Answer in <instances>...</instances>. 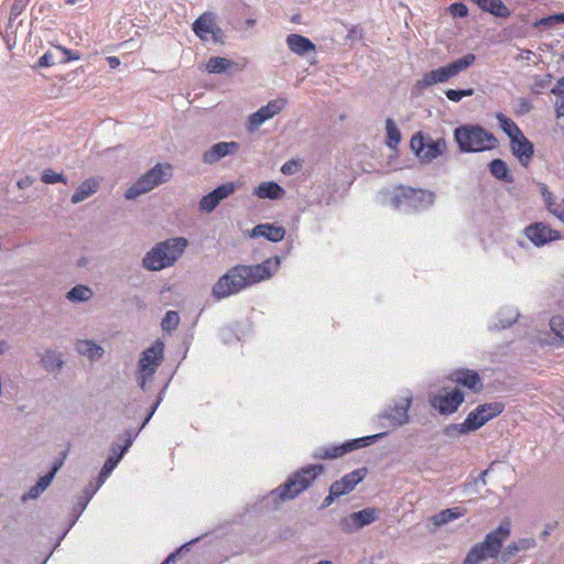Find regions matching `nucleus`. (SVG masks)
Returning a JSON list of instances; mask_svg holds the SVG:
<instances>
[{
	"label": "nucleus",
	"instance_id": "nucleus-50",
	"mask_svg": "<svg viewBox=\"0 0 564 564\" xmlns=\"http://www.w3.org/2000/svg\"><path fill=\"white\" fill-rule=\"evenodd\" d=\"M560 13H555L545 18H542L538 20L534 25L535 26H545V28H552L556 23H561Z\"/></svg>",
	"mask_w": 564,
	"mask_h": 564
},
{
	"label": "nucleus",
	"instance_id": "nucleus-37",
	"mask_svg": "<svg viewBox=\"0 0 564 564\" xmlns=\"http://www.w3.org/2000/svg\"><path fill=\"white\" fill-rule=\"evenodd\" d=\"M232 65V61L225 57L215 56L208 59L206 69L212 74H223L226 73Z\"/></svg>",
	"mask_w": 564,
	"mask_h": 564
},
{
	"label": "nucleus",
	"instance_id": "nucleus-40",
	"mask_svg": "<svg viewBox=\"0 0 564 564\" xmlns=\"http://www.w3.org/2000/svg\"><path fill=\"white\" fill-rule=\"evenodd\" d=\"M519 317V312L514 307H505L501 310L498 316V324L495 326L497 328H506L511 326Z\"/></svg>",
	"mask_w": 564,
	"mask_h": 564
},
{
	"label": "nucleus",
	"instance_id": "nucleus-57",
	"mask_svg": "<svg viewBox=\"0 0 564 564\" xmlns=\"http://www.w3.org/2000/svg\"><path fill=\"white\" fill-rule=\"evenodd\" d=\"M55 63V59H54V54L51 53V52H46L44 53L40 58H39V63H37V66L43 68V67H50L52 65H54Z\"/></svg>",
	"mask_w": 564,
	"mask_h": 564
},
{
	"label": "nucleus",
	"instance_id": "nucleus-3",
	"mask_svg": "<svg viewBox=\"0 0 564 564\" xmlns=\"http://www.w3.org/2000/svg\"><path fill=\"white\" fill-rule=\"evenodd\" d=\"M324 471V466L308 465L295 471L284 484L270 492V498L273 501H286L296 498L300 494L305 491Z\"/></svg>",
	"mask_w": 564,
	"mask_h": 564
},
{
	"label": "nucleus",
	"instance_id": "nucleus-23",
	"mask_svg": "<svg viewBox=\"0 0 564 564\" xmlns=\"http://www.w3.org/2000/svg\"><path fill=\"white\" fill-rule=\"evenodd\" d=\"M40 365L50 373H58L64 367V359L61 351L52 348H46L39 355Z\"/></svg>",
	"mask_w": 564,
	"mask_h": 564
},
{
	"label": "nucleus",
	"instance_id": "nucleus-19",
	"mask_svg": "<svg viewBox=\"0 0 564 564\" xmlns=\"http://www.w3.org/2000/svg\"><path fill=\"white\" fill-rule=\"evenodd\" d=\"M510 149L522 166L530 164L534 145L523 133L510 141Z\"/></svg>",
	"mask_w": 564,
	"mask_h": 564
},
{
	"label": "nucleus",
	"instance_id": "nucleus-63",
	"mask_svg": "<svg viewBox=\"0 0 564 564\" xmlns=\"http://www.w3.org/2000/svg\"><path fill=\"white\" fill-rule=\"evenodd\" d=\"M551 93L557 97L564 98V76L557 82V85L551 89Z\"/></svg>",
	"mask_w": 564,
	"mask_h": 564
},
{
	"label": "nucleus",
	"instance_id": "nucleus-15",
	"mask_svg": "<svg viewBox=\"0 0 564 564\" xmlns=\"http://www.w3.org/2000/svg\"><path fill=\"white\" fill-rule=\"evenodd\" d=\"M288 101L285 98H278L270 100L267 105L259 108L256 112L251 113L248 118L247 129L250 132H254L265 121L272 119L279 115L286 106Z\"/></svg>",
	"mask_w": 564,
	"mask_h": 564
},
{
	"label": "nucleus",
	"instance_id": "nucleus-13",
	"mask_svg": "<svg viewBox=\"0 0 564 564\" xmlns=\"http://www.w3.org/2000/svg\"><path fill=\"white\" fill-rule=\"evenodd\" d=\"M380 512L375 508H365L352 512L339 520V528L345 533H352L373 523L379 519Z\"/></svg>",
	"mask_w": 564,
	"mask_h": 564
},
{
	"label": "nucleus",
	"instance_id": "nucleus-51",
	"mask_svg": "<svg viewBox=\"0 0 564 564\" xmlns=\"http://www.w3.org/2000/svg\"><path fill=\"white\" fill-rule=\"evenodd\" d=\"M449 12L454 17L465 18L468 14V8L463 2H455V3L451 4Z\"/></svg>",
	"mask_w": 564,
	"mask_h": 564
},
{
	"label": "nucleus",
	"instance_id": "nucleus-47",
	"mask_svg": "<svg viewBox=\"0 0 564 564\" xmlns=\"http://www.w3.org/2000/svg\"><path fill=\"white\" fill-rule=\"evenodd\" d=\"M446 97L454 102L460 101L464 97H469L474 95V89H447L445 91Z\"/></svg>",
	"mask_w": 564,
	"mask_h": 564
},
{
	"label": "nucleus",
	"instance_id": "nucleus-26",
	"mask_svg": "<svg viewBox=\"0 0 564 564\" xmlns=\"http://www.w3.org/2000/svg\"><path fill=\"white\" fill-rule=\"evenodd\" d=\"M100 187V178L90 177L83 181L70 197L73 204H79L93 196Z\"/></svg>",
	"mask_w": 564,
	"mask_h": 564
},
{
	"label": "nucleus",
	"instance_id": "nucleus-59",
	"mask_svg": "<svg viewBox=\"0 0 564 564\" xmlns=\"http://www.w3.org/2000/svg\"><path fill=\"white\" fill-rule=\"evenodd\" d=\"M163 392H161L160 397L158 398L156 402L153 404L152 409L150 410V412L148 413V415L144 417V421L142 422L139 431H141L148 423L149 421L151 420V417L153 416V414L155 413L158 406L160 405L162 399H163Z\"/></svg>",
	"mask_w": 564,
	"mask_h": 564
},
{
	"label": "nucleus",
	"instance_id": "nucleus-27",
	"mask_svg": "<svg viewBox=\"0 0 564 564\" xmlns=\"http://www.w3.org/2000/svg\"><path fill=\"white\" fill-rule=\"evenodd\" d=\"M286 44L291 52L297 55H306L310 52L315 53V44L308 39L300 34H290L286 37Z\"/></svg>",
	"mask_w": 564,
	"mask_h": 564
},
{
	"label": "nucleus",
	"instance_id": "nucleus-60",
	"mask_svg": "<svg viewBox=\"0 0 564 564\" xmlns=\"http://www.w3.org/2000/svg\"><path fill=\"white\" fill-rule=\"evenodd\" d=\"M549 212L564 223V200L556 203V205H554Z\"/></svg>",
	"mask_w": 564,
	"mask_h": 564
},
{
	"label": "nucleus",
	"instance_id": "nucleus-5",
	"mask_svg": "<svg viewBox=\"0 0 564 564\" xmlns=\"http://www.w3.org/2000/svg\"><path fill=\"white\" fill-rule=\"evenodd\" d=\"M454 139L462 152H482L496 148L497 138L479 124H464L455 129Z\"/></svg>",
	"mask_w": 564,
	"mask_h": 564
},
{
	"label": "nucleus",
	"instance_id": "nucleus-48",
	"mask_svg": "<svg viewBox=\"0 0 564 564\" xmlns=\"http://www.w3.org/2000/svg\"><path fill=\"white\" fill-rule=\"evenodd\" d=\"M41 180L45 184L66 183V178L63 174L56 173L50 169L43 171Z\"/></svg>",
	"mask_w": 564,
	"mask_h": 564
},
{
	"label": "nucleus",
	"instance_id": "nucleus-25",
	"mask_svg": "<svg viewBox=\"0 0 564 564\" xmlns=\"http://www.w3.org/2000/svg\"><path fill=\"white\" fill-rule=\"evenodd\" d=\"M126 452H122L119 444H115L110 448V455L105 462L99 476L97 478L98 486H102L106 479L110 476L112 470L117 467L121 458L124 456Z\"/></svg>",
	"mask_w": 564,
	"mask_h": 564
},
{
	"label": "nucleus",
	"instance_id": "nucleus-39",
	"mask_svg": "<svg viewBox=\"0 0 564 564\" xmlns=\"http://www.w3.org/2000/svg\"><path fill=\"white\" fill-rule=\"evenodd\" d=\"M387 145L390 149H395L401 141V132L397 127L393 119L386 120Z\"/></svg>",
	"mask_w": 564,
	"mask_h": 564
},
{
	"label": "nucleus",
	"instance_id": "nucleus-54",
	"mask_svg": "<svg viewBox=\"0 0 564 564\" xmlns=\"http://www.w3.org/2000/svg\"><path fill=\"white\" fill-rule=\"evenodd\" d=\"M541 193L543 200L547 207V210L552 209L554 205H556V200L553 197V194L547 189L545 185L541 187Z\"/></svg>",
	"mask_w": 564,
	"mask_h": 564
},
{
	"label": "nucleus",
	"instance_id": "nucleus-12",
	"mask_svg": "<svg viewBox=\"0 0 564 564\" xmlns=\"http://www.w3.org/2000/svg\"><path fill=\"white\" fill-rule=\"evenodd\" d=\"M413 401V395L410 391H405L398 401H393L392 404H388L382 412L380 417L386 419L392 426H403L409 423V410Z\"/></svg>",
	"mask_w": 564,
	"mask_h": 564
},
{
	"label": "nucleus",
	"instance_id": "nucleus-28",
	"mask_svg": "<svg viewBox=\"0 0 564 564\" xmlns=\"http://www.w3.org/2000/svg\"><path fill=\"white\" fill-rule=\"evenodd\" d=\"M536 546V541L534 538H522L510 544H508L502 553L501 561L509 562L514 555L519 552L528 551Z\"/></svg>",
	"mask_w": 564,
	"mask_h": 564
},
{
	"label": "nucleus",
	"instance_id": "nucleus-34",
	"mask_svg": "<svg viewBox=\"0 0 564 564\" xmlns=\"http://www.w3.org/2000/svg\"><path fill=\"white\" fill-rule=\"evenodd\" d=\"M489 171L499 181H503L506 183H512L513 177L510 174V170L507 163L501 159H495L489 163Z\"/></svg>",
	"mask_w": 564,
	"mask_h": 564
},
{
	"label": "nucleus",
	"instance_id": "nucleus-43",
	"mask_svg": "<svg viewBox=\"0 0 564 564\" xmlns=\"http://www.w3.org/2000/svg\"><path fill=\"white\" fill-rule=\"evenodd\" d=\"M62 465H63V460L55 463L54 466L52 467L51 471H48L46 475L42 476L36 481V485L39 486V488H41V490L43 492L48 488V486L51 485L52 480L54 479L56 473L59 470Z\"/></svg>",
	"mask_w": 564,
	"mask_h": 564
},
{
	"label": "nucleus",
	"instance_id": "nucleus-24",
	"mask_svg": "<svg viewBox=\"0 0 564 564\" xmlns=\"http://www.w3.org/2000/svg\"><path fill=\"white\" fill-rule=\"evenodd\" d=\"M285 236V229L282 226H275L273 224H260L252 228L250 237L258 238L264 237L269 241L279 242L283 240Z\"/></svg>",
	"mask_w": 564,
	"mask_h": 564
},
{
	"label": "nucleus",
	"instance_id": "nucleus-14",
	"mask_svg": "<svg viewBox=\"0 0 564 564\" xmlns=\"http://www.w3.org/2000/svg\"><path fill=\"white\" fill-rule=\"evenodd\" d=\"M194 33L202 41L213 40L215 43L223 41V31L216 23V17L212 12H205L199 15L192 26Z\"/></svg>",
	"mask_w": 564,
	"mask_h": 564
},
{
	"label": "nucleus",
	"instance_id": "nucleus-53",
	"mask_svg": "<svg viewBox=\"0 0 564 564\" xmlns=\"http://www.w3.org/2000/svg\"><path fill=\"white\" fill-rule=\"evenodd\" d=\"M57 50H59L63 53V58L61 61L62 63H67L70 61H78L80 58L78 53H76L69 48H66L64 46H57Z\"/></svg>",
	"mask_w": 564,
	"mask_h": 564
},
{
	"label": "nucleus",
	"instance_id": "nucleus-52",
	"mask_svg": "<svg viewBox=\"0 0 564 564\" xmlns=\"http://www.w3.org/2000/svg\"><path fill=\"white\" fill-rule=\"evenodd\" d=\"M25 9V3L23 0H14V2L11 6L9 20L12 21L17 19Z\"/></svg>",
	"mask_w": 564,
	"mask_h": 564
},
{
	"label": "nucleus",
	"instance_id": "nucleus-56",
	"mask_svg": "<svg viewBox=\"0 0 564 564\" xmlns=\"http://www.w3.org/2000/svg\"><path fill=\"white\" fill-rule=\"evenodd\" d=\"M139 430L133 432L132 430H127L124 432V435H126V442H124V445H120V448L122 449V452H128V449L130 448V446L132 445L133 443V440L137 437V435L139 434Z\"/></svg>",
	"mask_w": 564,
	"mask_h": 564
},
{
	"label": "nucleus",
	"instance_id": "nucleus-7",
	"mask_svg": "<svg viewBox=\"0 0 564 564\" xmlns=\"http://www.w3.org/2000/svg\"><path fill=\"white\" fill-rule=\"evenodd\" d=\"M475 61V54L468 53L447 65L432 69L431 72L425 73L423 77L415 83L414 90L416 93H422L433 85L446 83L451 78L457 76L460 72L470 67Z\"/></svg>",
	"mask_w": 564,
	"mask_h": 564
},
{
	"label": "nucleus",
	"instance_id": "nucleus-2",
	"mask_svg": "<svg viewBox=\"0 0 564 564\" xmlns=\"http://www.w3.org/2000/svg\"><path fill=\"white\" fill-rule=\"evenodd\" d=\"M188 242L185 238H170L156 243L142 259V265L149 271H161L172 267L184 253Z\"/></svg>",
	"mask_w": 564,
	"mask_h": 564
},
{
	"label": "nucleus",
	"instance_id": "nucleus-46",
	"mask_svg": "<svg viewBox=\"0 0 564 564\" xmlns=\"http://www.w3.org/2000/svg\"><path fill=\"white\" fill-rule=\"evenodd\" d=\"M237 189V185L232 182L221 184L216 187L213 193L216 195L217 199L221 202L223 199L229 197Z\"/></svg>",
	"mask_w": 564,
	"mask_h": 564
},
{
	"label": "nucleus",
	"instance_id": "nucleus-4",
	"mask_svg": "<svg viewBox=\"0 0 564 564\" xmlns=\"http://www.w3.org/2000/svg\"><path fill=\"white\" fill-rule=\"evenodd\" d=\"M510 522L503 521L489 532L482 542L475 544L467 553L463 564H479L485 560L495 558L499 554L502 543L510 535Z\"/></svg>",
	"mask_w": 564,
	"mask_h": 564
},
{
	"label": "nucleus",
	"instance_id": "nucleus-18",
	"mask_svg": "<svg viewBox=\"0 0 564 564\" xmlns=\"http://www.w3.org/2000/svg\"><path fill=\"white\" fill-rule=\"evenodd\" d=\"M485 425V420L477 412V410H473L463 423L458 424H449L445 427V435L453 437L460 434H467L469 432L476 431Z\"/></svg>",
	"mask_w": 564,
	"mask_h": 564
},
{
	"label": "nucleus",
	"instance_id": "nucleus-32",
	"mask_svg": "<svg viewBox=\"0 0 564 564\" xmlns=\"http://www.w3.org/2000/svg\"><path fill=\"white\" fill-rule=\"evenodd\" d=\"M284 189L275 182H263L253 189V195L259 198L279 199Z\"/></svg>",
	"mask_w": 564,
	"mask_h": 564
},
{
	"label": "nucleus",
	"instance_id": "nucleus-20",
	"mask_svg": "<svg viewBox=\"0 0 564 564\" xmlns=\"http://www.w3.org/2000/svg\"><path fill=\"white\" fill-rule=\"evenodd\" d=\"M238 149L239 144L235 141L218 142L204 152L202 160L205 164H214L227 155L235 154Z\"/></svg>",
	"mask_w": 564,
	"mask_h": 564
},
{
	"label": "nucleus",
	"instance_id": "nucleus-64",
	"mask_svg": "<svg viewBox=\"0 0 564 564\" xmlns=\"http://www.w3.org/2000/svg\"><path fill=\"white\" fill-rule=\"evenodd\" d=\"M554 106H555L556 117L557 118L564 117V98L557 97Z\"/></svg>",
	"mask_w": 564,
	"mask_h": 564
},
{
	"label": "nucleus",
	"instance_id": "nucleus-17",
	"mask_svg": "<svg viewBox=\"0 0 564 564\" xmlns=\"http://www.w3.org/2000/svg\"><path fill=\"white\" fill-rule=\"evenodd\" d=\"M464 402V394L460 390L455 389L444 395H435L431 400V405L441 414H452L457 411Z\"/></svg>",
	"mask_w": 564,
	"mask_h": 564
},
{
	"label": "nucleus",
	"instance_id": "nucleus-10",
	"mask_svg": "<svg viewBox=\"0 0 564 564\" xmlns=\"http://www.w3.org/2000/svg\"><path fill=\"white\" fill-rule=\"evenodd\" d=\"M386 433H378L370 436H364L359 438H355L351 441H347L340 445H329L324 447H318L313 452V457L317 459H334L341 457L346 453L351 451L366 447L383 437Z\"/></svg>",
	"mask_w": 564,
	"mask_h": 564
},
{
	"label": "nucleus",
	"instance_id": "nucleus-33",
	"mask_svg": "<svg viewBox=\"0 0 564 564\" xmlns=\"http://www.w3.org/2000/svg\"><path fill=\"white\" fill-rule=\"evenodd\" d=\"M474 2L484 11L499 18H507L510 14L509 9L501 0H474Z\"/></svg>",
	"mask_w": 564,
	"mask_h": 564
},
{
	"label": "nucleus",
	"instance_id": "nucleus-44",
	"mask_svg": "<svg viewBox=\"0 0 564 564\" xmlns=\"http://www.w3.org/2000/svg\"><path fill=\"white\" fill-rule=\"evenodd\" d=\"M62 465H63V460L55 463L54 466L52 467L51 471H48L46 475L42 476L36 481V485L39 486V488H41V490L43 492L48 488V486L51 485L52 480L54 479L56 473L59 470Z\"/></svg>",
	"mask_w": 564,
	"mask_h": 564
},
{
	"label": "nucleus",
	"instance_id": "nucleus-22",
	"mask_svg": "<svg viewBox=\"0 0 564 564\" xmlns=\"http://www.w3.org/2000/svg\"><path fill=\"white\" fill-rule=\"evenodd\" d=\"M451 379L474 392L482 389L484 384L479 375L469 369H457L451 375Z\"/></svg>",
	"mask_w": 564,
	"mask_h": 564
},
{
	"label": "nucleus",
	"instance_id": "nucleus-29",
	"mask_svg": "<svg viewBox=\"0 0 564 564\" xmlns=\"http://www.w3.org/2000/svg\"><path fill=\"white\" fill-rule=\"evenodd\" d=\"M101 486H98V481H96V484L89 482L86 486V488L83 491V495L78 498L76 505L73 508L72 514H73L74 519H73L70 525H73L78 520V518L84 512L87 505L89 503L90 499L94 497V495L97 492V490Z\"/></svg>",
	"mask_w": 564,
	"mask_h": 564
},
{
	"label": "nucleus",
	"instance_id": "nucleus-6",
	"mask_svg": "<svg viewBox=\"0 0 564 564\" xmlns=\"http://www.w3.org/2000/svg\"><path fill=\"white\" fill-rule=\"evenodd\" d=\"M435 194L422 188L398 186L390 198L391 206L402 213L426 209L434 204Z\"/></svg>",
	"mask_w": 564,
	"mask_h": 564
},
{
	"label": "nucleus",
	"instance_id": "nucleus-49",
	"mask_svg": "<svg viewBox=\"0 0 564 564\" xmlns=\"http://www.w3.org/2000/svg\"><path fill=\"white\" fill-rule=\"evenodd\" d=\"M550 327L557 337L564 339V317L553 316L550 321Z\"/></svg>",
	"mask_w": 564,
	"mask_h": 564
},
{
	"label": "nucleus",
	"instance_id": "nucleus-30",
	"mask_svg": "<svg viewBox=\"0 0 564 564\" xmlns=\"http://www.w3.org/2000/svg\"><path fill=\"white\" fill-rule=\"evenodd\" d=\"M76 351L88 358L89 360H96L102 357L104 348L90 339H79L75 344Z\"/></svg>",
	"mask_w": 564,
	"mask_h": 564
},
{
	"label": "nucleus",
	"instance_id": "nucleus-9",
	"mask_svg": "<svg viewBox=\"0 0 564 564\" xmlns=\"http://www.w3.org/2000/svg\"><path fill=\"white\" fill-rule=\"evenodd\" d=\"M171 177L172 167L170 164H156L126 191L124 197L127 199H134L150 192L155 186L167 182Z\"/></svg>",
	"mask_w": 564,
	"mask_h": 564
},
{
	"label": "nucleus",
	"instance_id": "nucleus-35",
	"mask_svg": "<svg viewBox=\"0 0 564 564\" xmlns=\"http://www.w3.org/2000/svg\"><path fill=\"white\" fill-rule=\"evenodd\" d=\"M496 119L501 130L509 137L510 141L523 133L518 124L502 112L497 113Z\"/></svg>",
	"mask_w": 564,
	"mask_h": 564
},
{
	"label": "nucleus",
	"instance_id": "nucleus-16",
	"mask_svg": "<svg viewBox=\"0 0 564 564\" xmlns=\"http://www.w3.org/2000/svg\"><path fill=\"white\" fill-rule=\"evenodd\" d=\"M525 236L536 246L541 247L547 242L558 240L561 235L544 223H535L528 226L524 230Z\"/></svg>",
	"mask_w": 564,
	"mask_h": 564
},
{
	"label": "nucleus",
	"instance_id": "nucleus-61",
	"mask_svg": "<svg viewBox=\"0 0 564 564\" xmlns=\"http://www.w3.org/2000/svg\"><path fill=\"white\" fill-rule=\"evenodd\" d=\"M340 496L338 495L337 491H335L332 487L329 488V494L328 496L324 499L323 503H322V508H327L329 507L337 498H339Z\"/></svg>",
	"mask_w": 564,
	"mask_h": 564
},
{
	"label": "nucleus",
	"instance_id": "nucleus-1",
	"mask_svg": "<svg viewBox=\"0 0 564 564\" xmlns=\"http://www.w3.org/2000/svg\"><path fill=\"white\" fill-rule=\"evenodd\" d=\"M280 257L269 258L259 264H238L229 269L213 285L212 295L224 300L245 289L270 279L280 267Z\"/></svg>",
	"mask_w": 564,
	"mask_h": 564
},
{
	"label": "nucleus",
	"instance_id": "nucleus-31",
	"mask_svg": "<svg viewBox=\"0 0 564 564\" xmlns=\"http://www.w3.org/2000/svg\"><path fill=\"white\" fill-rule=\"evenodd\" d=\"M466 509L462 507L448 508L440 511L438 513L431 517V522L434 525V529L441 528L463 516H465Z\"/></svg>",
	"mask_w": 564,
	"mask_h": 564
},
{
	"label": "nucleus",
	"instance_id": "nucleus-41",
	"mask_svg": "<svg viewBox=\"0 0 564 564\" xmlns=\"http://www.w3.org/2000/svg\"><path fill=\"white\" fill-rule=\"evenodd\" d=\"M552 76L550 74L546 75H535L533 77L532 84L530 85V90L533 94H542L546 90L551 84Z\"/></svg>",
	"mask_w": 564,
	"mask_h": 564
},
{
	"label": "nucleus",
	"instance_id": "nucleus-11",
	"mask_svg": "<svg viewBox=\"0 0 564 564\" xmlns=\"http://www.w3.org/2000/svg\"><path fill=\"white\" fill-rule=\"evenodd\" d=\"M410 147L422 162L430 163L445 153L447 142L444 138L425 140L421 133H416L411 138Z\"/></svg>",
	"mask_w": 564,
	"mask_h": 564
},
{
	"label": "nucleus",
	"instance_id": "nucleus-55",
	"mask_svg": "<svg viewBox=\"0 0 564 564\" xmlns=\"http://www.w3.org/2000/svg\"><path fill=\"white\" fill-rule=\"evenodd\" d=\"M41 494H43V491L41 490V488H39V486L35 484L34 486H32L28 492H25L23 496H22V501H28V500H33V499H36L41 496Z\"/></svg>",
	"mask_w": 564,
	"mask_h": 564
},
{
	"label": "nucleus",
	"instance_id": "nucleus-36",
	"mask_svg": "<svg viewBox=\"0 0 564 564\" xmlns=\"http://www.w3.org/2000/svg\"><path fill=\"white\" fill-rule=\"evenodd\" d=\"M505 409V405L501 402H491L479 404L476 410L485 420V424L491 419L499 415Z\"/></svg>",
	"mask_w": 564,
	"mask_h": 564
},
{
	"label": "nucleus",
	"instance_id": "nucleus-38",
	"mask_svg": "<svg viewBox=\"0 0 564 564\" xmlns=\"http://www.w3.org/2000/svg\"><path fill=\"white\" fill-rule=\"evenodd\" d=\"M93 294L90 288L78 284L67 292L66 297L70 302H87L93 297Z\"/></svg>",
	"mask_w": 564,
	"mask_h": 564
},
{
	"label": "nucleus",
	"instance_id": "nucleus-62",
	"mask_svg": "<svg viewBox=\"0 0 564 564\" xmlns=\"http://www.w3.org/2000/svg\"><path fill=\"white\" fill-rule=\"evenodd\" d=\"M296 169H297V163L295 161H289L283 164V166L281 167V171L283 174L289 175V174L294 173Z\"/></svg>",
	"mask_w": 564,
	"mask_h": 564
},
{
	"label": "nucleus",
	"instance_id": "nucleus-21",
	"mask_svg": "<svg viewBox=\"0 0 564 564\" xmlns=\"http://www.w3.org/2000/svg\"><path fill=\"white\" fill-rule=\"evenodd\" d=\"M366 469L359 468L346 474L339 480L334 481L330 487L341 497L349 494L365 478Z\"/></svg>",
	"mask_w": 564,
	"mask_h": 564
},
{
	"label": "nucleus",
	"instance_id": "nucleus-42",
	"mask_svg": "<svg viewBox=\"0 0 564 564\" xmlns=\"http://www.w3.org/2000/svg\"><path fill=\"white\" fill-rule=\"evenodd\" d=\"M180 324L178 313L175 311H167L162 318L161 327L165 332H172L176 329Z\"/></svg>",
	"mask_w": 564,
	"mask_h": 564
},
{
	"label": "nucleus",
	"instance_id": "nucleus-45",
	"mask_svg": "<svg viewBox=\"0 0 564 564\" xmlns=\"http://www.w3.org/2000/svg\"><path fill=\"white\" fill-rule=\"evenodd\" d=\"M219 203L220 202L217 199L216 195L212 191L210 193L200 198L199 209L205 213H212L219 205Z\"/></svg>",
	"mask_w": 564,
	"mask_h": 564
},
{
	"label": "nucleus",
	"instance_id": "nucleus-58",
	"mask_svg": "<svg viewBox=\"0 0 564 564\" xmlns=\"http://www.w3.org/2000/svg\"><path fill=\"white\" fill-rule=\"evenodd\" d=\"M532 108H533L532 104H531V101L529 99L520 98L519 101H518L517 113L518 115H525V113L530 112Z\"/></svg>",
	"mask_w": 564,
	"mask_h": 564
},
{
	"label": "nucleus",
	"instance_id": "nucleus-8",
	"mask_svg": "<svg viewBox=\"0 0 564 564\" xmlns=\"http://www.w3.org/2000/svg\"><path fill=\"white\" fill-rule=\"evenodd\" d=\"M164 359V344L162 340L154 341L142 351L137 369V380L140 388L145 391L147 383L151 380Z\"/></svg>",
	"mask_w": 564,
	"mask_h": 564
}]
</instances>
